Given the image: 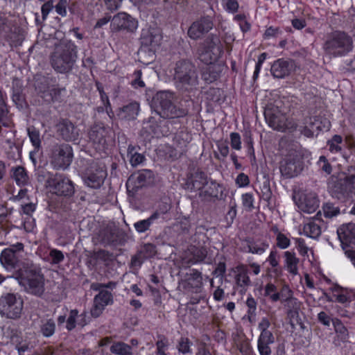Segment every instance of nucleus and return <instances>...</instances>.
I'll return each mask as SVG.
<instances>
[{
    "mask_svg": "<svg viewBox=\"0 0 355 355\" xmlns=\"http://www.w3.org/2000/svg\"><path fill=\"white\" fill-rule=\"evenodd\" d=\"M15 275L26 292L39 297L42 295L44 291V279L40 265L31 261H24Z\"/></svg>",
    "mask_w": 355,
    "mask_h": 355,
    "instance_id": "obj_1",
    "label": "nucleus"
},
{
    "mask_svg": "<svg viewBox=\"0 0 355 355\" xmlns=\"http://www.w3.org/2000/svg\"><path fill=\"white\" fill-rule=\"evenodd\" d=\"M173 81L175 87L182 92H191L196 90L199 78L195 64L188 60L177 62L174 69Z\"/></svg>",
    "mask_w": 355,
    "mask_h": 355,
    "instance_id": "obj_2",
    "label": "nucleus"
},
{
    "mask_svg": "<svg viewBox=\"0 0 355 355\" xmlns=\"http://www.w3.org/2000/svg\"><path fill=\"white\" fill-rule=\"evenodd\" d=\"M77 59V46L71 41H64L55 46L51 55V64L59 73L70 71Z\"/></svg>",
    "mask_w": 355,
    "mask_h": 355,
    "instance_id": "obj_3",
    "label": "nucleus"
},
{
    "mask_svg": "<svg viewBox=\"0 0 355 355\" xmlns=\"http://www.w3.org/2000/svg\"><path fill=\"white\" fill-rule=\"evenodd\" d=\"M282 103L281 101H276L267 105L264 111L266 121L273 130L280 132L294 131L297 125L293 119H287L282 109Z\"/></svg>",
    "mask_w": 355,
    "mask_h": 355,
    "instance_id": "obj_4",
    "label": "nucleus"
},
{
    "mask_svg": "<svg viewBox=\"0 0 355 355\" xmlns=\"http://www.w3.org/2000/svg\"><path fill=\"white\" fill-rule=\"evenodd\" d=\"M174 93L170 91L158 92L153 98L155 112L164 119H175L186 116L188 111L177 108L173 104Z\"/></svg>",
    "mask_w": 355,
    "mask_h": 355,
    "instance_id": "obj_5",
    "label": "nucleus"
},
{
    "mask_svg": "<svg viewBox=\"0 0 355 355\" xmlns=\"http://www.w3.org/2000/svg\"><path fill=\"white\" fill-rule=\"evenodd\" d=\"M324 50L334 56L344 55L352 49V38L343 32H335L324 44Z\"/></svg>",
    "mask_w": 355,
    "mask_h": 355,
    "instance_id": "obj_6",
    "label": "nucleus"
},
{
    "mask_svg": "<svg viewBox=\"0 0 355 355\" xmlns=\"http://www.w3.org/2000/svg\"><path fill=\"white\" fill-rule=\"evenodd\" d=\"M223 53V46L219 37L210 35L205 40L199 52V59L206 64L216 62Z\"/></svg>",
    "mask_w": 355,
    "mask_h": 355,
    "instance_id": "obj_7",
    "label": "nucleus"
},
{
    "mask_svg": "<svg viewBox=\"0 0 355 355\" xmlns=\"http://www.w3.org/2000/svg\"><path fill=\"white\" fill-rule=\"evenodd\" d=\"M48 192L59 196H71L74 193L72 182L62 174H48L46 180Z\"/></svg>",
    "mask_w": 355,
    "mask_h": 355,
    "instance_id": "obj_8",
    "label": "nucleus"
},
{
    "mask_svg": "<svg viewBox=\"0 0 355 355\" xmlns=\"http://www.w3.org/2000/svg\"><path fill=\"white\" fill-rule=\"evenodd\" d=\"M279 170L281 174L286 178L297 176L303 170L302 154L295 150L289 151L280 162Z\"/></svg>",
    "mask_w": 355,
    "mask_h": 355,
    "instance_id": "obj_9",
    "label": "nucleus"
},
{
    "mask_svg": "<svg viewBox=\"0 0 355 355\" xmlns=\"http://www.w3.org/2000/svg\"><path fill=\"white\" fill-rule=\"evenodd\" d=\"M23 300L14 293H6L0 297V314L8 318L17 319L21 316Z\"/></svg>",
    "mask_w": 355,
    "mask_h": 355,
    "instance_id": "obj_10",
    "label": "nucleus"
},
{
    "mask_svg": "<svg viewBox=\"0 0 355 355\" xmlns=\"http://www.w3.org/2000/svg\"><path fill=\"white\" fill-rule=\"evenodd\" d=\"M73 157V150L70 145H56L51 150V164L55 169L65 170L71 164Z\"/></svg>",
    "mask_w": 355,
    "mask_h": 355,
    "instance_id": "obj_11",
    "label": "nucleus"
},
{
    "mask_svg": "<svg viewBox=\"0 0 355 355\" xmlns=\"http://www.w3.org/2000/svg\"><path fill=\"white\" fill-rule=\"evenodd\" d=\"M28 134L30 139L35 147L34 150L30 153V158L31 159L36 169V175L38 180L42 182L44 180V176L42 174V151L40 150L41 141L40 139V132L34 127L28 128Z\"/></svg>",
    "mask_w": 355,
    "mask_h": 355,
    "instance_id": "obj_12",
    "label": "nucleus"
},
{
    "mask_svg": "<svg viewBox=\"0 0 355 355\" xmlns=\"http://www.w3.org/2000/svg\"><path fill=\"white\" fill-rule=\"evenodd\" d=\"M295 202L300 211L312 214L319 207L318 195L311 191H300L293 196Z\"/></svg>",
    "mask_w": 355,
    "mask_h": 355,
    "instance_id": "obj_13",
    "label": "nucleus"
},
{
    "mask_svg": "<svg viewBox=\"0 0 355 355\" xmlns=\"http://www.w3.org/2000/svg\"><path fill=\"white\" fill-rule=\"evenodd\" d=\"M106 176L107 171L105 166L92 162L85 172L84 181L88 187L98 189L103 184Z\"/></svg>",
    "mask_w": 355,
    "mask_h": 355,
    "instance_id": "obj_14",
    "label": "nucleus"
},
{
    "mask_svg": "<svg viewBox=\"0 0 355 355\" xmlns=\"http://www.w3.org/2000/svg\"><path fill=\"white\" fill-rule=\"evenodd\" d=\"M24 250V244L17 243L3 250L0 255V261L6 269L15 268L19 262L20 253Z\"/></svg>",
    "mask_w": 355,
    "mask_h": 355,
    "instance_id": "obj_15",
    "label": "nucleus"
},
{
    "mask_svg": "<svg viewBox=\"0 0 355 355\" xmlns=\"http://www.w3.org/2000/svg\"><path fill=\"white\" fill-rule=\"evenodd\" d=\"M153 173L148 169L138 171L130 175L126 182L127 190L134 194L139 189L150 183L153 180Z\"/></svg>",
    "mask_w": 355,
    "mask_h": 355,
    "instance_id": "obj_16",
    "label": "nucleus"
},
{
    "mask_svg": "<svg viewBox=\"0 0 355 355\" xmlns=\"http://www.w3.org/2000/svg\"><path fill=\"white\" fill-rule=\"evenodd\" d=\"M233 272L234 291L241 295L245 294L252 284L247 266L240 264L233 270Z\"/></svg>",
    "mask_w": 355,
    "mask_h": 355,
    "instance_id": "obj_17",
    "label": "nucleus"
},
{
    "mask_svg": "<svg viewBox=\"0 0 355 355\" xmlns=\"http://www.w3.org/2000/svg\"><path fill=\"white\" fill-rule=\"evenodd\" d=\"M137 27V22L125 12H119L115 15L110 24V28L112 32L126 31H134Z\"/></svg>",
    "mask_w": 355,
    "mask_h": 355,
    "instance_id": "obj_18",
    "label": "nucleus"
},
{
    "mask_svg": "<svg viewBox=\"0 0 355 355\" xmlns=\"http://www.w3.org/2000/svg\"><path fill=\"white\" fill-rule=\"evenodd\" d=\"M162 37L159 28L157 27L144 28L140 37L141 47L147 48L150 51H155L159 46Z\"/></svg>",
    "mask_w": 355,
    "mask_h": 355,
    "instance_id": "obj_19",
    "label": "nucleus"
},
{
    "mask_svg": "<svg viewBox=\"0 0 355 355\" xmlns=\"http://www.w3.org/2000/svg\"><path fill=\"white\" fill-rule=\"evenodd\" d=\"M223 187L216 181L209 179L198 193V196L202 202H211L223 198Z\"/></svg>",
    "mask_w": 355,
    "mask_h": 355,
    "instance_id": "obj_20",
    "label": "nucleus"
},
{
    "mask_svg": "<svg viewBox=\"0 0 355 355\" xmlns=\"http://www.w3.org/2000/svg\"><path fill=\"white\" fill-rule=\"evenodd\" d=\"M214 22L210 17H203L190 26L187 34L192 40H198L213 28Z\"/></svg>",
    "mask_w": 355,
    "mask_h": 355,
    "instance_id": "obj_21",
    "label": "nucleus"
},
{
    "mask_svg": "<svg viewBox=\"0 0 355 355\" xmlns=\"http://www.w3.org/2000/svg\"><path fill=\"white\" fill-rule=\"evenodd\" d=\"M57 134L65 141H76L79 133L77 128L68 119H60L55 124Z\"/></svg>",
    "mask_w": 355,
    "mask_h": 355,
    "instance_id": "obj_22",
    "label": "nucleus"
},
{
    "mask_svg": "<svg viewBox=\"0 0 355 355\" xmlns=\"http://www.w3.org/2000/svg\"><path fill=\"white\" fill-rule=\"evenodd\" d=\"M209 179L205 172L200 170H196L187 175L184 188L191 192H199Z\"/></svg>",
    "mask_w": 355,
    "mask_h": 355,
    "instance_id": "obj_23",
    "label": "nucleus"
},
{
    "mask_svg": "<svg viewBox=\"0 0 355 355\" xmlns=\"http://www.w3.org/2000/svg\"><path fill=\"white\" fill-rule=\"evenodd\" d=\"M180 276L185 288H191L198 292L202 285V274L196 269H189L186 272H181Z\"/></svg>",
    "mask_w": 355,
    "mask_h": 355,
    "instance_id": "obj_24",
    "label": "nucleus"
},
{
    "mask_svg": "<svg viewBox=\"0 0 355 355\" xmlns=\"http://www.w3.org/2000/svg\"><path fill=\"white\" fill-rule=\"evenodd\" d=\"M295 69V62L292 60L280 58L271 66V73L275 78H284L289 76Z\"/></svg>",
    "mask_w": 355,
    "mask_h": 355,
    "instance_id": "obj_25",
    "label": "nucleus"
},
{
    "mask_svg": "<svg viewBox=\"0 0 355 355\" xmlns=\"http://www.w3.org/2000/svg\"><path fill=\"white\" fill-rule=\"evenodd\" d=\"M113 303L112 294L107 291H101L94 298L91 315L97 318L103 313L105 306Z\"/></svg>",
    "mask_w": 355,
    "mask_h": 355,
    "instance_id": "obj_26",
    "label": "nucleus"
},
{
    "mask_svg": "<svg viewBox=\"0 0 355 355\" xmlns=\"http://www.w3.org/2000/svg\"><path fill=\"white\" fill-rule=\"evenodd\" d=\"M11 98L19 110H24L28 107L22 80L17 77L12 78Z\"/></svg>",
    "mask_w": 355,
    "mask_h": 355,
    "instance_id": "obj_27",
    "label": "nucleus"
},
{
    "mask_svg": "<svg viewBox=\"0 0 355 355\" xmlns=\"http://www.w3.org/2000/svg\"><path fill=\"white\" fill-rule=\"evenodd\" d=\"M0 35H3L10 41L12 45H21L22 38L19 35H16L12 31V23L8 18L0 16Z\"/></svg>",
    "mask_w": 355,
    "mask_h": 355,
    "instance_id": "obj_28",
    "label": "nucleus"
},
{
    "mask_svg": "<svg viewBox=\"0 0 355 355\" xmlns=\"http://www.w3.org/2000/svg\"><path fill=\"white\" fill-rule=\"evenodd\" d=\"M339 240L344 248V245L355 244V224L349 223L341 225L337 230Z\"/></svg>",
    "mask_w": 355,
    "mask_h": 355,
    "instance_id": "obj_29",
    "label": "nucleus"
},
{
    "mask_svg": "<svg viewBox=\"0 0 355 355\" xmlns=\"http://www.w3.org/2000/svg\"><path fill=\"white\" fill-rule=\"evenodd\" d=\"M107 129L101 125H94L89 132V140L96 145V148L101 150L106 144Z\"/></svg>",
    "mask_w": 355,
    "mask_h": 355,
    "instance_id": "obj_30",
    "label": "nucleus"
},
{
    "mask_svg": "<svg viewBox=\"0 0 355 355\" xmlns=\"http://www.w3.org/2000/svg\"><path fill=\"white\" fill-rule=\"evenodd\" d=\"M282 303H285L288 306L290 312H293L296 314L298 313L301 307V302L295 297H293V292L288 285H284L282 287Z\"/></svg>",
    "mask_w": 355,
    "mask_h": 355,
    "instance_id": "obj_31",
    "label": "nucleus"
},
{
    "mask_svg": "<svg viewBox=\"0 0 355 355\" xmlns=\"http://www.w3.org/2000/svg\"><path fill=\"white\" fill-rule=\"evenodd\" d=\"M224 68V65L217 62L207 64L202 70V78L206 83H211L220 76Z\"/></svg>",
    "mask_w": 355,
    "mask_h": 355,
    "instance_id": "obj_32",
    "label": "nucleus"
},
{
    "mask_svg": "<svg viewBox=\"0 0 355 355\" xmlns=\"http://www.w3.org/2000/svg\"><path fill=\"white\" fill-rule=\"evenodd\" d=\"M139 104L136 101H132L121 107L117 115L121 120H135L139 114Z\"/></svg>",
    "mask_w": 355,
    "mask_h": 355,
    "instance_id": "obj_33",
    "label": "nucleus"
},
{
    "mask_svg": "<svg viewBox=\"0 0 355 355\" xmlns=\"http://www.w3.org/2000/svg\"><path fill=\"white\" fill-rule=\"evenodd\" d=\"M331 195L333 198H337L339 200L345 201L351 197L352 194L345 181L344 179H342L336 182L331 187Z\"/></svg>",
    "mask_w": 355,
    "mask_h": 355,
    "instance_id": "obj_34",
    "label": "nucleus"
},
{
    "mask_svg": "<svg viewBox=\"0 0 355 355\" xmlns=\"http://www.w3.org/2000/svg\"><path fill=\"white\" fill-rule=\"evenodd\" d=\"M275 343L273 334L259 335L257 340V349L260 355H271L270 345Z\"/></svg>",
    "mask_w": 355,
    "mask_h": 355,
    "instance_id": "obj_35",
    "label": "nucleus"
},
{
    "mask_svg": "<svg viewBox=\"0 0 355 355\" xmlns=\"http://www.w3.org/2000/svg\"><path fill=\"white\" fill-rule=\"evenodd\" d=\"M284 267L287 271L293 275H296L298 273V263L299 259L293 251H286L284 252Z\"/></svg>",
    "mask_w": 355,
    "mask_h": 355,
    "instance_id": "obj_36",
    "label": "nucleus"
},
{
    "mask_svg": "<svg viewBox=\"0 0 355 355\" xmlns=\"http://www.w3.org/2000/svg\"><path fill=\"white\" fill-rule=\"evenodd\" d=\"M279 258L277 250H272L266 259V261L271 266V269H268V272L272 273L275 277H279L282 272V268L279 266Z\"/></svg>",
    "mask_w": 355,
    "mask_h": 355,
    "instance_id": "obj_37",
    "label": "nucleus"
},
{
    "mask_svg": "<svg viewBox=\"0 0 355 355\" xmlns=\"http://www.w3.org/2000/svg\"><path fill=\"white\" fill-rule=\"evenodd\" d=\"M332 324L337 338L343 343L348 341L349 338V331L342 321L337 318H334L332 319Z\"/></svg>",
    "mask_w": 355,
    "mask_h": 355,
    "instance_id": "obj_38",
    "label": "nucleus"
},
{
    "mask_svg": "<svg viewBox=\"0 0 355 355\" xmlns=\"http://www.w3.org/2000/svg\"><path fill=\"white\" fill-rule=\"evenodd\" d=\"M263 295L268 298L272 302H277L282 300V288L279 291H277V286L269 282L263 288Z\"/></svg>",
    "mask_w": 355,
    "mask_h": 355,
    "instance_id": "obj_39",
    "label": "nucleus"
},
{
    "mask_svg": "<svg viewBox=\"0 0 355 355\" xmlns=\"http://www.w3.org/2000/svg\"><path fill=\"white\" fill-rule=\"evenodd\" d=\"M110 349L112 354L116 355H133L132 346L123 342L114 343Z\"/></svg>",
    "mask_w": 355,
    "mask_h": 355,
    "instance_id": "obj_40",
    "label": "nucleus"
},
{
    "mask_svg": "<svg viewBox=\"0 0 355 355\" xmlns=\"http://www.w3.org/2000/svg\"><path fill=\"white\" fill-rule=\"evenodd\" d=\"M304 233L306 236L312 238L317 239L321 234V227L316 220L310 221L304 226Z\"/></svg>",
    "mask_w": 355,
    "mask_h": 355,
    "instance_id": "obj_41",
    "label": "nucleus"
},
{
    "mask_svg": "<svg viewBox=\"0 0 355 355\" xmlns=\"http://www.w3.org/2000/svg\"><path fill=\"white\" fill-rule=\"evenodd\" d=\"M12 177L18 185H25L28 183V177L23 166L12 168Z\"/></svg>",
    "mask_w": 355,
    "mask_h": 355,
    "instance_id": "obj_42",
    "label": "nucleus"
},
{
    "mask_svg": "<svg viewBox=\"0 0 355 355\" xmlns=\"http://www.w3.org/2000/svg\"><path fill=\"white\" fill-rule=\"evenodd\" d=\"M127 156L129 158L130 163L132 166H138L145 159V157L142 154L137 153L135 150V147L131 144L128 146Z\"/></svg>",
    "mask_w": 355,
    "mask_h": 355,
    "instance_id": "obj_43",
    "label": "nucleus"
},
{
    "mask_svg": "<svg viewBox=\"0 0 355 355\" xmlns=\"http://www.w3.org/2000/svg\"><path fill=\"white\" fill-rule=\"evenodd\" d=\"M268 247V243L261 241H249L248 243V252L252 254H261Z\"/></svg>",
    "mask_w": 355,
    "mask_h": 355,
    "instance_id": "obj_44",
    "label": "nucleus"
},
{
    "mask_svg": "<svg viewBox=\"0 0 355 355\" xmlns=\"http://www.w3.org/2000/svg\"><path fill=\"white\" fill-rule=\"evenodd\" d=\"M156 216V215H150L146 219L141 220L135 223L133 226L135 230L139 234L146 232L150 229L151 225L155 220V218Z\"/></svg>",
    "mask_w": 355,
    "mask_h": 355,
    "instance_id": "obj_45",
    "label": "nucleus"
},
{
    "mask_svg": "<svg viewBox=\"0 0 355 355\" xmlns=\"http://www.w3.org/2000/svg\"><path fill=\"white\" fill-rule=\"evenodd\" d=\"M33 85L36 95L40 97L43 101L44 99V76L41 74L35 75Z\"/></svg>",
    "mask_w": 355,
    "mask_h": 355,
    "instance_id": "obj_46",
    "label": "nucleus"
},
{
    "mask_svg": "<svg viewBox=\"0 0 355 355\" xmlns=\"http://www.w3.org/2000/svg\"><path fill=\"white\" fill-rule=\"evenodd\" d=\"M96 86L97 90L99 92V94L101 96V99L103 102V104L105 107L106 112L107 113L109 116L110 118H112V116L114 114V113H113L112 107H111V104H110L109 98H108L107 95L105 94V92H104L102 85L99 82L96 83Z\"/></svg>",
    "mask_w": 355,
    "mask_h": 355,
    "instance_id": "obj_47",
    "label": "nucleus"
},
{
    "mask_svg": "<svg viewBox=\"0 0 355 355\" xmlns=\"http://www.w3.org/2000/svg\"><path fill=\"white\" fill-rule=\"evenodd\" d=\"M50 94L53 101L62 102L66 101L68 93L65 87H54L50 91Z\"/></svg>",
    "mask_w": 355,
    "mask_h": 355,
    "instance_id": "obj_48",
    "label": "nucleus"
},
{
    "mask_svg": "<svg viewBox=\"0 0 355 355\" xmlns=\"http://www.w3.org/2000/svg\"><path fill=\"white\" fill-rule=\"evenodd\" d=\"M342 142V137L338 135H335L327 141V146H329V150L333 153H340L342 150V147L340 146Z\"/></svg>",
    "mask_w": 355,
    "mask_h": 355,
    "instance_id": "obj_49",
    "label": "nucleus"
},
{
    "mask_svg": "<svg viewBox=\"0 0 355 355\" xmlns=\"http://www.w3.org/2000/svg\"><path fill=\"white\" fill-rule=\"evenodd\" d=\"M324 216L326 218H333L340 214V209L335 206L333 203L327 202L322 206Z\"/></svg>",
    "mask_w": 355,
    "mask_h": 355,
    "instance_id": "obj_50",
    "label": "nucleus"
},
{
    "mask_svg": "<svg viewBox=\"0 0 355 355\" xmlns=\"http://www.w3.org/2000/svg\"><path fill=\"white\" fill-rule=\"evenodd\" d=\"M139 252L145 259L151 258L156 254V246L153 243H146Z\"/></svg>",
    "mask_w": 355,
    "mask_h": 355,
    "instance_id": "obj_51",
    "label": "nucleus"
},
{
    "mask_svg": "<svg viewBox=\"0 0 355 355\" xmlns=\"http://www.w3.org/2000/svg\"><path fill=\"white\" fill-rule=\"evenodd\" d=\"M242 205L244 208L248 211H251L254 208V197L252 193H246L242 195L241 196Z\"/></svg>",
    "mask_w": 355,
    "mask_h": 355,
    "instance_id": "obj_52",
    "label": "nucleus"
},
{
    "mask_svg": "<svg viewBox=\"0 0 355 355\" xmlns=\"http://www.w3.org/2000/svg\"><path fill=\"white\" fill-rule=\"evenodd\" d=\"M64 260V254L60 250L53 249L49 253L48 261L52 264H58Z\"/></svg>",
    "mask_w": 355,
    "mask_h": 355,
    "instance_id": "obj_53",
    "label": "nucleus"
},
{
    "mask_svg": "<svg viewBox=\"0 0 355 355\" xmlns=\"http://www.w3.org/2000/svg\"><path fill=\"white\" fill-rule=\"evenodd\" d=\"M261 193L262 200L267 202L268 205H270L271 204L270 200L272 199V193L268 183L264 182L263 184L261 189Z\"/></svg>",
    "mask_w": 355,
    "mask_h": 355,
    "instance_id": "obj_54",
    "label": "nucleus"
},
{
    "mask_svg": "<svg viewBox=\"0 0 355 355\" xmlns=\"http://www.w3.org/2000/svg\"><path fill=\"white\" fill-rule=\"evenodd\" d=\"M78 315V311L77 309H72L70 311L69 315L67 320L66 328L69 331L73 330L76 326V318Z\"/></svg>",
    "mask_w": 355,
    "mask_h": 355,
    "instance_id": "obj_55",
    "label": "nucleus"
},
{
    "mask_svg": "<svg viewBox=\"0 0 355 355\" xmlns=\"http://www.w3.org/2000/svg\"><path fill=\"white\" fill-rule=\"evenodd\" d=\"M291 245L290 239L285 234H282L276 237V246L282 250H285Z\"/></svg>",
    "mask_w": 355,
    "mask_h": 355,
    "instance_id": "obj_56",
    "label": "nucleus"
},
{
    "mask_svg": "<svg viewBox=\"0 0 355 355\" xmlns=\"http://www.w3.org/2000/svg\"><path fill=\"white\" fill-rule=\"evenodd\" d=\"M318 164L323 172L327 175L331 174L332 166L325 156L322 155L320 157Z\"/></svg>",
    "mask_w": 355,
    "mask_h": 355,
    "instance_id": "obj_57",
    "label": "nucleus"
},
{
    "mask_svg": "<svg viewBox=\"0 0 355 355\" xmlns=\"http://www.w3.org/2000/svg\"><path fill=\"white\" fill-rule=\"evenodd\" d=\"M270 326V322L267 318H263L258 324V329L260 331V335L273 334L268 328Z\"/></svg>",
    "mask_w": 355,
    "mask_h": 355,
    "instance_id": "obj_58",
    "label": "nucleus"
},
{
    "mask_svg": "<svg viewBox=\"0 0 355 355\" xmlns=\"http://www.w3.org/2000/svg\"><path fill=\"white\" fill-rule=\"evenodd\" d=\"M191 342L187 338H181L178 345V351L182 354H187L191 352Z\"/></svg>",
    "mask_w": 355,
    "mask_h": 355,
    "instance_id": "obj_59",
    "label": "nucleus"
},
{
    "mask_svg": "<svg viewBox=\"0 0 355 355\" xmlns=\"http://www.w3.org/2000/svg\"><path fill=\"white\" fill-rule=\"evenodd\" d=\"M170 209L171 205L168 203L164 202L159 205L158 208L151 215H156L157 216L155 218V220H157L167 214Z\"/></svg>",
    "mask_w": 355,
    "mask_h": 355,
    "instance_id": "obj_60",
    "label": "nucleus"
},
{
    "mask_svg": "<svg viewBox=\"0 0 355 355\" xmlns=\"http://www.w3.org/2000/svg\"><path fill=\"white\" fill-rule=\"evenodd\" d=\"M218 150L220 155H216L218 159H224L229 154L230 150L226 142L220 141L217 144Z\"/></svg>",
    "mask_w": 355,
    "mask_h": 355,
    "instance_id": "obj_61",
    "label": "nucleus"
},
{
    "mask_svg": "<svg viewBox=\"0 0 355 355\" xmlns=\"http://www.w3.org/2000/svg\"><path fill=\"white\" fill-rule=\"evenodd\" d=\"M230 144L233 149L239 150L241 149V136L237 132L230 134Z\"/></svg>",
    "mask_w": 355,
    "mask_h": 355,
    "instance_id": "obj_62",
    "label": "nucleus"
},
{
    "mask_svg": "<svg viewBox=\"0 0 355 355\" xmlns=\"http://www.w3.org/2000/svg\"><path fill=\"white\" fill-rule=\"evenodd\" d=\"M207 257V252L204 249H196L193 252V259L189 263L193 264L203 261Z\"/></svg>",
    "mask_w": 355,
    "mask_h": 355,
    "instance_id": "obj_63",
    "label": "nucleus"
},
{
    "mask_svg": "<svg viewBox=\"0 0 355 355\" xmlns=\"http://www.w3.org/2000/svg\"><path fill=\"white\" fill-rule=\"evenodd\" d=\"M221 91L218 88H209L207 92V98L214 102H217L220 100Z\"/></svg>",
    "mask_w": 355,
    "mask_h": 355,
    "instance_id": "obj_64",
    "label": "nucleus"
}]
</instances>
